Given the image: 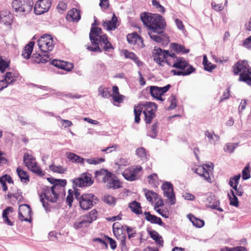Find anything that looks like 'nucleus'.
<instances>
[{
    "mask_svg": "<svg viewBox=\"0 0 251 251\" xmlns=\"http://www.w3.org/2000/svg\"><path fill=\"white\" fill-rule=\"evenodd\" d=\"M102 34V30L100 27H92L89 33L90 40L92 45L88 46L87 49L92 51L102 52V50L101 49L99 46V42L100 41V37L103 35Z\"/></svg>",
    "mask_w": 251,
    "mask_h": 251,
    "instance_id": "obj_5",
    "label": "nucleus"
},
{
    "mask_svg": "<svg viewBox=\"0 0 251 251\" xmlns=\"http://www.w3.org/2000/svg\"><path fill=\"white\" fill-rule=\"evenodd\" d=\"M170 47L172 50L178 53H187L189 52V49H186L184 46L176 43L171 44Z\"/></svg>",
    "mask_w": 251,
    "mask_h": 251,
    "instance_id": "obj_36",
    "label": "nucleus"
},
{
    "mask_svg": "<svg viewBox=\"0 0 251 251\" xmlns=\"http://www.w3.org/2000/svg\"><path fill=\"white\" fill-rule=\"evenodd\" d=\"M136 154L142 160H144L147 159V155L145 149L143 148H139L136 150Z\"/></svg>",
    "mask_w": 251,
    "mask_h": 251,
    "instance_id": "obj_52",
    "label": "nucleus"
},
{
    "mask_svg": "<svg viewBox=\"0 0 251 251\" xmlns=\"http://www.w3.org/2000/svg\"><path fill=\"white\" fill-rule=\"evenodd\" d=\"M230 193L232 194V196H230L229 194H228L230 200V204L235 207H238L239 206L238 200L233 190H231Z\"/></svg>",
    "mask_w": 251,
    "mask_h": 251,
    "instance_id": "obj_46",
    "label": "nucleus"
},
{
    "mask_svg": "<svg viewBox=\"0 0 251 251\" xmlns=\"http://www.w3.org/2000/svg\"><path fill=\"white\" fill-rule=\"evenodd\" d=\"M159 87L156 86H151L150 87V93L151 95L157 100L163 101L164 100L160 94Z\"/></svg>",
    "mask_w": 251,
    "mask_h": 251,
    "instance_id": "obj_28",
    "label": "nucleus"
},
{
    "mask_svg": "<svg viewBox=\"0 0 251 251\" xmlns=\"http://www.w3.org/2000/svg\"><path fill=\"white\" fill-rule=\"evenodd\" d=\"M126 235L121 237L117 240L119 242V246L122 251H128V248L126 244Z\"/></svg>",
    "mask_w": 251,
    "mask_h": 251,
    "instance_id": "obj_49",
    "label": "nucleus"
},
{
    "mask_svg": "<svg viewBox=\"0 0 251 251\" xmlns=\"http://www.w3.org/2000/svg\"><path fill=\"white\" fill-rule=\"evenodd\" d=\"M89 222H88L83 217L74 223L73 227L75 229H80L83 228L87 227L90 225Z\"/></svg>",
    "mask_w": 251,
    "mask_h": 251,
    "instance_id": "obj_31",
    "label": "nucleus"
},
{
    "mask_svg": "<svg viewBox=\"0 0 251 251\" xmlns=\"http://www.w3.org/2000/svg\"><path fill=\"white\" fill-rule=\"evenodd\" d=\"M164 196L167 198L171 205L176 203V199L172 184L168 181L164 182L161 186Z\"/></svg>",
    "mask_w": 251,
    "mask_h": 251,
    "instance_id": "obj_12",
    "label": "nucleus"
},
{
    "mask_svg": "<svg viewBox=\"0 0 251 251\" xmlns=\"http://www.w3.org/2000/svg\"><path fill=\"white\" fill-rule=\"evenodd\" d=\"M143 110L142 107L140 106H134V113L135 115V122L136 123H139L140 121V115Z\"/></svg>",
    "mask_w": 251,
    "mask_h": 251,
    "instance_id": "obj_44",
    "label": "nucleus"
},
{
    "mask_svg": "<svg viewBox=\"0 0 251 251\" xmlns=\"http://www.w3.org/2000/svg\"><path fill=\"white\" fill-rule=\"evenodd\" d=\"M204 69L208 72H211L216 67V65H213L211 63L208 62L206 55L203 56V63Z\"/></svg>",
    "mask_w": 251,
    "mask_h": 251,
    "instance_id": "obj_43",
    "label": "nucleus"
},
{
    "mask_svg": "<svg viewBox=\"0 0 251 251\" xmlns=\"http://www.w3.org/2000/svg\"><path fill=\"white\" fill-rule=\"evenodd\" d=\"M182 197L186 200L188 201H193L195 199V196L187 192H185L182 194Z\"/></svg>",
    "mask_w": 251,
    "mask_h": 251,
    "instance_id": "obj_64",
    "label": "nucleus"
},
{
    "mask_svg": "<svg viewBox=\"0 0 251 251\" xmlns=\"http://www.w3.org/2000/svg\"><path fill=\"white\" fill-rule=\"evenodd\" d=\"M19 74L16 73L6 72L4 75V79L8 85L13 84L17 79Z\"/></svg>",
    "mask_w": 251,
    "mask_h": 251,
    "instance_id": "obj_24",
    "label": "nucleus"
},
{
    "mask_svg": "<svg viewBox=\"0 0 251 251\" xmlns=\"http://www.w3.org/2000/svg\"><path fill=\"white\" fill-rule=\"evenodd\" d=\"M141 166L131 167L126 169L122 175L124 178L129 181H134L138 179V174L141 171Z\"/></svg>",
    "mask_w": 251,
    "mask_h": 251,
    "instance_id": "obj_13",
    "label": "nucleus"
},
{
    "mask_svg": "<svg viewBox=\"0 0 251 251\" xmlns=\"http://www.w3.org/2000/svg\"><path fill=\"white\" fill-rule=\"evenodd\" d=\"M51 0H39L35 4L34 10L36 15L47 12L51 6Z\"/></svg>",
    "mask_w": 251,
    "mask_h": 251,
    "instance_id": "obj_14",
    "label": "nucleus"
},
{
    "mask_svg": "<svg viewBox=\"0 0 251 251\" xmlns=\"http://www.w3.org/2000/svg\"><path fill=\"white\" fill-rule=\"evenodd\" d=\"M98 201L96 196L92 194H84L79 198L80 207L83 210L91 208Z\"/></svg>",
    "mask_w": 251,
    "mask_h": 251,
    "instance_id": "obj_7",
    "label": "nucleus"
},
{
    "mask_svg": "<svg viewBox=\"0 0 251 251\" xmlns=\"http://www.w3.org/2000/svg\"><path fill=\"white\" fill-rule=\"evenodd\" d=\"M242 173L243 179L246 180L251 177L249 164L245 167Z\"/></svg>",
    "mask_w": 251,
    "mask_h": 251,
    "instance_id": "obj_54",
    "label": "nucleus"
},
{
    "mask_svg": "<svg viewBox=\"0 0 251 251\" xmlns=\"http://www.w3.org/2000/svg\"><path fill=\"white\" fill-rule=\"evenodd\" d=\"M118 225V223H115L113 225V233L117 240L126 236V234L123 233V226H121V227H116Z\"/></svg>",
    "mask_w": 251,
    "mask_h": 251,
    "instance_id": "obj_34",
    "label": "nucleus"
},
{
    "mask_svg": "<svg viewBox=\"0 0 251 251\" xmlns=\"http://www.w3.org/2000/svg\"><path fill=\"white\" fill-rule=\"evenodd\" d=\"M112 99L114 102L121 103L123 101V99L125 97L124 96L122 95L118 94L116 95H112L111 96Z\"/></svg>",
    "mask_w": 251,
    "mask_h": 251,
    "instance_id": "obj_61",
    "label": "nucleus"
},
{
    "mask_svg": "<svg viewBox=\"0 0 251 251\" xmlns=\"http://www.w3.org/2000/svg\"><path fill=\"white\" fill-rule=\"evenodd\" d=\"M50 169L54 173H57L59 174H64L66 171V169L63 168L61 166H55L51 164L49 166Z\"/></svg>",
    "mask_w": 251,
    "mask_h": 251,
    "instance_id": "obj_47",
    "label": "nucleus"
},
{
    "mask_svg": "<svg viewBox=\"0 0 251 251\" xmlns=\"http://www.w3.org/2000/svg\"><path fill=\"white\" fill-rule=\"evenodd\" d=\"M144 214L145 216V219L147 221L150 222L151 224H158L159 226H163L164 224L162 222L160 218L154 215L151 214L149 212H145Z\"/></svg>",
    "mask_w": 251,
    "mask_h": 251,
    "instance_id": "obj_18",
    "label": "nucleus"
},
{
    "mask_svg": "<svg viewBox=\"0 0 251 251\" xmlns=\"http://www.w3.org/2000/svg\"><path fill=\"white\" fill-rule=\"evenodd\" d=\"M125 227L126 228V231L128 234V238L129 239L135 237V235L136 233V231L134 228H132L126 225L125 226Z\"/></svg>",
    "mask_w": 251,
    "mask_h": 251,
    "instance_id": "obj_57",
    "label": "nucleus"
},
{
    "mask_svg": "<svg viewBox=\"0 0 251 251\" xmlns=\"http://www.w3.org/2000/svg\"><path fill=\"white\" fill-rule=\"evenodd\" d=\"M34 45V42L31 41L25 47L22 54L24 58L29 59L30 58Z\"/></svg>",
    "mask_w": 251,
    "mask_h": 251,
    "instance_id": "obj_27",
    "label": "nucleus"
},
{
    "mask_svg": "<svg viewBox=\"0 0 251 251\" xmlns=\"http://www.w3.org/2000/svg\"><path fill=\"white\" fill-rule=\"evenodd\" d=\"M195 71V69L192 66H189L186 70H182V71H176V70H172L171 73L176 75H189Z\"/></svg>",
    "mask_w": 251,
    "mask_h": 251,
    "instance_id": "obj_29",
    "label": "nucleus"
},
{
    "mask_svg": "<svg viewBox=\"0 0 251 251\" xmlns=\"http://www.w3.org/2000/svg\"><path fill=\"white\" fill-rule=\"evenodd\" d=\"M19 211L22 212L26 217H31V208L29 205L24 204L20 205Z\"/></svg>",
    "mask_w": 251,
    "mask_h": 251,
    "instance_id": "obj_42",
    "label": "nucleus"
},
{
    "mask_svg": "<svg viewBox=\"0 0 251 251\" xmlns=\"http://www.w3.org/2000/svg\"><path fill=\"white\" fill-rule=\"evenodd\" d=\"M150 237L154 240L158 245L162 246L163 241L162 237L155 230H149L148 231Z\"/></svg>",
    "mask_w": 251,
    "mask_h": 251,
    "instance_id": "obj_37",
    "label": "nucleus"
},
{
    "mask_svg": "<svg viewBox=\"0 0 251 251\" xmlns=\"http://www.w3.org/2000/svg\"><path fill=\"white\" fill-rule=\"evenodd\" d=\"M145 195L147 200L151 203L158 199V194L153 191L148 190L145 192Z\"/></svg>",
    "mask_w": 251,
    "mask_h": 251,
    "instance_id": "obj_41",
    "label": "nucleus"
},
{
    "mask_svg": "<svg viewBox=\"0 0 251 251\" xmlns=\"http://www.w3.org/2000/svg\"><path fill=\"white\" fill-rule=\"evenodd\" d=\"M72 181L74 189L77 187L89 186L93 183L92 175L88 173H84L81 174L79 177L74 179Z\"/></svg>",
    "mask_w": 251,
    "mask_h": 251,
    "instance_id": "obj_8",
    "label": "nucleus"
},
{
    "mask_svg": "<svg viewBox=\"0 0 251 251\" xmlns=\"http://www.w3.org/2000/svg\"><path fill=\"white\" fill-rule=\"evenodd\" d=\"M23 162L28 169L39 176L44 175L41 168L37 165L35 158L28 153H25L23 156Z\"/></svg>",
    "mask_w": 251,
    "mask_h": 251,
    "instance_id": "obj_6",
    "label": "nucleus"
},
{
    "mask_svg": "<svg viewBox=\"0 0 251 251\" xmlns=\"http://www.w3.org/2000/svg\"><path fill=\"white\" fill-rule=\"evenodd\" d=\"M152 4L154 6H155L156 8H159V11L160 12H164L165 8L162 6L156 0H152Z\"/></svg>",
    "mask_w": 251,
    "mask_h": 251,
    "instance_id": "obj_63",
    "label": "nucleus"
},
{
    "mask_svg": "<svg viewBox=\"0 0 251 251\" xmlns=\"http://www.w3.org/2000/svg\"><path fill=\"white\" fill-rule=\"evenodd\" d=\"M33 4L32 0H13L12 7L17 15L25 16L31 11Z\"/></svg>",
    "mask_w": 251,
    "mask_h": 251,
    "instance_id": "obj_4",
    "label": "nucleus"
},
{
    "mask_svg": "<svg viewBox=\"0 0 251 251\" xmlns=\"http://www.w3.org/2000/svg\"><path fill=\"white\" fill-rule=\"evenodd\" d=\"M9 67V63L5 61L1 56H0V71L3 73L5 69Z\"/></svg>",
    "mask_w": 251,
    "mask_h": 251,
    "instance_id": "obj_58",
    "label": "nucleus"
},
{
    "mask_svg": "<svg viewBox=\"0 0 251 251\" xmlns=\"http://www.w3.org/2000/svg\"><path fill=\"white\" fill-rule=\"evenodd\" d=\"M38 45L39 49L44 53H47V51H51L54 48L52 37L47 34L44 35L40 38L38 40Z\"/></svg>",
    "mask_w": 251,
    "mask_h": 251,
    "instance_id": "obj_9",
    "label": "nucleus"
},
{
    "mask_svg": "<svg viewBox=\"0 0 251 251\" xmlns=\"http://www.w3.org/2000/svg\"><path fill=\"white\" fill-rule=\"evenodd\" d=\"M32 59L34 62L37 63H45L50 60L48 53H44L42 55L33 53L32 56Z\"/></svg>",
    "mask_w": 251,
    "mask_h": 251,
    "instance_id": "obj_19",
    "label": "nucleus"
},
{
    "mask_svg": "<svg viewBox=\"0 0 251 251\" xmlns=\"http://www.w3.org/2000/svg\"><path fill=\"white\" fill-rule=\"evenodd\" d=\"M157 127L158 123L157 122L155 123L152 126L151 131L149 133V136L152 138H155L157 134Z\"/></svg>",
    "mask_w": 251,
    "mask_h": 251,
    "instance_id": "obj_53",
    "label": "nucleus"
},
{
    "mask_svg": "<svg viewBox=\"0 0 251 251\" xmlns=\"http://www.w3.org/2000/svg\"><path fill=\"white\" fill-rule=\"evenodd\" d=\"M189 66L188 63L182 57H179L178 59H176L175 62L173 63H172V67L179 69L180 70H184L185 68Z\"/></svg>",
    "mask_w": 251,
    "mask_h": 251,
    "instance_id": "obj_22",
    "label": "nucleus"
},
{
    "mask_svg": "<svg viewBox=\"0 0 251 251\" xmlns=\"http://www.w3.org/2000/svg\"><path fill=\"white\" fill-rule=\"evenodd\" d=\"M106 182L107 183L106 186L109 189L112 188L113 189H116L122 187V185L119 180L116 178L115 176H113V175L112 176H110V178H109V179H108V181H107Z\"/></svg>",
    "mask_w": 251,
    "mask_h": 251,
    "instance_id": "obj_23",
    "label": "nucleus"
},
{
    "mask_svg": "<svg viewBox=\"0 0 251 251\" xmlns=\"http://www.w3.org/2000/svg\"><path fill=\"white\" fill-rule=\"evenodd\" d=\"M188 218L193 224V226H195L200 228L204 226V222L203 220L196 218L193 215H189Z\"/></svg>",
    "mask_w": 251,
    "mask_h": 251,
    "instance_id": "obj_39",
    "label": "nucleus"
},
{
    "mask_svg": "<svg viewBox=\"0 0 251 251\" xmlns=\"http://www.w3.org/2000/svg\"><path fill=\"white\" fill-rule=\"evenodd\" d=\"M67 157L73 163H79L84 165L85 159L75 153L67 152L66 153Z\"/></svg>",
    "mask_w": 251,
    "mask_h": 251,
    "instance_id": "obj_21",
    "label": "nucleus"
},
{
    "mask_svg": "<svg viewBox=\"0 0 251 251\" xmlns=\"http://www.w3.org/2000/svg\"><path fill=\"white\" fill-rule=\"evenodd\" d=\"M51 64L61 69L64 68V64H66V62L58 60H53L51 61Z\"/></svg>",
    "mask_w": 251,
    "mask_h": 251,
    "instance_id": "obj_56",
    "label": "nucleus"
},
{
    "mask_svg": "<svg viewBox=\"0 0 251 251\" xmlns=\"http://www.w3.org/2000/svg\"><path fill=\"white\" fill-rule=\"evenodd\" d=\"M105 237L106 242H108L109 243L111 249L113 250H115L117 247V244L115 240L108 236H105Z\"/></svg>",
    "mask_w": 251,
    "mask_h": 251,
    "instance_id": "obj_60",
    "label": "nucleus"
},
{
    "mask_svg": "<svg viewBox=\"0 0 251 251\" xmlns=\"http://www.w3.org/2000/svg\"><path fill=\"white\" fill-rule=\"evenodd\" d=\"M99 95L104 98H108L111 96L110 92L107 91V88L102 86L99 88Z\"/></svg>",
    "mask_w": 251,
    "mask_h": 251,
    "instance_id": "obj_50",
    "label": "nucleus"
},
{
    "mask_svg": "<svg viewBox=\"0 0 251 251\" xmlns=\"http://www.w3.org/2000/svg\"><path fill=\"white\" fill-rule=\"evenodd\" d=\"M168 100L170 103V105L168 108L169 110L174 109L176 107V99L175 95H172Z\"/></svg>",
    "mask_w": 251,
    "mask_h": 251,
    "instance_id": "obj_51",
    "label": "nucleus"
},
{
    "mask_svg": "<svg viewBox=\"0 0 251 251\" xmlns=\"http://www.w3.org/2000/svg\"><path fill=\"white\" fill-rule=\"evenodd\" d=\"M95 177L99 182L106 183L113 174L108 170L101 169L95 172Z\"/></svg>",
    "mask_w": 251,
    "mask_h": 251,
    "instance_id": "obj_15",
    "label": "nucleus"
},
{
    "mask_svg": "<svg viewBox=\"0 0 251 251\" xmlns=\"http://www.w3.org/2000/svg\"><path fill=\"white\" fill-rule=\"evenodd\" d=\"M66 183V179H61L50 188L45 187L43 188L42 193L39 195V197L42 206L46 212L50 211V205L49 202L55 203L57 201L59 193L63 190Z\"/></svg>",
    "mask_w": 251,
    "mask_h": 251,
    "instance_id": "obj_2",
    "label": "nucleus"
},
{
    "mask_svg": "<svg viewBox=\"0 0 251 251\" xmlns=\"http://www.w3.org/2000/svg\"><path fill=\"white\" fill-rule=\"evenodd\" d=\"M238 146V143H228L225 145L224 150L226 152L231 153L234 151Z\"/></svg>",
    "mask_w": 251,
    "mask_h": 251,
    "instance_id": "obj_45",
    "label": "nucleus"
},
{
    "mask_svg": "<svg viewBox=\"0 0 251 251\" xmlns=\"http://www.w3.org/2000/svg\"><path fill=\"white\" fill-rule=\"evenodd\" d=\"M128 207L134 214L138 215L142 214V207L140 202L134 201L128 204Z\"/></svg>",
    "mask_w": 251,
    "mask_h": 251,
    "instance_id": "obj_25",
    "label": "nucleus"
},
{
    "mask_svg": "<svg viewBox=\"0 0 251 251\" xmlns=\"http://www.w3.org/2000/svg\"><path fill=\"white\" fill-rule=\"evenodd\" d=\"M235 75H239V81L251 86V67L246 60H239L232 67Z\"/></svg>",
    "mask_w": 251,
    "mask_h": 251,
    "instance_id": "obj_3",
    "label": "nucleus"
},
{
    "mask_svg": "<svg viewBox=\"0 0 251 251\" xmlns=\"http://www.w3.org/2000/svg\"><path fill=\"white\" fill-rule=\"evenodd\" d=\"M80 17V11L76 8H73L68 11L66 18L70 21L77 22Z\"/></svg>",
    "mask_w": 251,
    "mask_h": 251,
    "instance_id": "obj_20",
    "label": "nucleus"
},
{
    "mask_svg": "<svg viewBox=\"0 0 251 251\" xmlns=\"http://www.w3.org/2000/svg\"><path fill=\"white\" fill-rule=\"evenodd\" d=\"M124 54L126 58H129L133 60L138 66H141L142 65V62H141L136 55L132 52L128 51L127 50H124Z\"/></svg>",
    "mask_w": 251,
    "mask_h": 251,
    "instance_id": "obj_35",
    "label": "nucleus"
},
{
    "mask_svg": "<svg viewBox=\"0 0 251 251\" xmlns=\"http://www.w3.org/2000/svg\"><path fill=\"white\" fill-rule=\"evenodd\" d=\"M152 53L154 61L160 66L161 63L164 62H165L169 66L172 65V62L167 58L168 50H162L160 48L154 47Z\"/></svg>",
    "mask_w": 251,
    "mask_h": 251,
    "instance_id": "obj_10",
    "label": "nucleus"
},
{
    "mask_svg": "<svg viewBox=\"0 0 251 251\" xmlns=\"http://www.w3.org/2000/svg\"><path fill=\"white\" fill-rule=\"evenodd\" d=\"M117 18L113 13L112 19L110 21H103L102 26L107 30H113L117 27Z\"/></svg>",
    "mask_w": 251,
    "mask_h": 251,
    "instance_id": "obj_17",
    "label": "nucleus"
},
{
    "mask_svg": "<svg viewBox=\"0 0 251 251\" xmlns=\"http://www.w3.org/2000/svg\"><path fill=\"white\" fill-rule=\"evenodd\" d=\"M16 171L21 181L23 183L27 184L29 181V176L27 172L24 171L20 167H18Z\"/></svg>",
    "mask_w": 251,
    "mask_h": 251,
    "instance_id": "obj_30",
    "label": "nucleus"
},
{
    "mask_svg": "<svg viewBox=\"0 0 251 251\" xmlns=\"http://www.w3.org/2000/svg\"><path fill=\"white\" fill-rule=\"evenodd\" d=\"M98 212L96 209H93L83 217L91 224L93 221L96 220L97 218Z\"/></svg>",
    "mask_w": 251,
    "mask_h": 251,
    "instance_id": "obj_38",
    "label": "nucleus"
},
{
    "mask_svg": "<svg viewBox=\"0 0 251 251\" xmlns=\"http://www.w3.org/2000/svg\"><path fill=\"white\" fill-rule=\"evenodd\" d=\"M194 172L208 181L211 179L208 171L203 167L199 166L196 168Z\"/></svg>",
    "mask_w": 251,
    "mask_h": 251,
    "instance_id": "obj_26",
    "label": "nucleus"
},
{
    "mask_svg": "<svg viewBox=\"0 0 251 251\" xmlns=\"http://www.w3.org/2000/svg\"><path fill=\"white\" fill-rule=\"evenodd\" d=\"M13 211V208L12 207L8 206L5 209H4L2 212V218L3 219V221L5 223L9 226H12L13 224L8 219V215L9 214V213H12Z\"/></svg>",
    "mask_w": 251,
    "mask_h": 251,
    "instance_id": "obj_33",
    "label": "nucleus"
},
{
    "mask_svg": "<svg viewBox=\"0 0 251 251\" xmlns=\"http://www.w3.org/2000/svg\"><path fill=\"white\" fill-rule=\"evenodd\" d=\"M88 164L90 165H98L105 161L103 158H91L85 159Z\"/></svg>",
    "mask_w": 251,
    "mask_h": 251,
    "instance_id": "obj_48",
    "label": "nucleus"
},
{
    "mask_svg": "<svg viewBox=\"0 0 251 251\" xmlns=\"http://www.w3.org/2000/svg\"><path fill=\"white\" fill-rule=\"evenodd\" d=\"M102 47L103 50L105 51L110 52L114 50L111 43L108 41L107 36L105 34L100 37V41L99 42V45Z\"/></svg>",
    "mask_w": 251,
    "mask_h": 251,
    "instance_id": "obj_16",
    "label": "nucleus"
},
{
    "mask_svg": "<svg viewBox=\"0 0 251 251\" xmlns=\"http://www.w3.org/2000/svg\"><path fill=\"white\" fill-rule=\"evenodd\" d=\"M156 110L157 105L154 102H148L145 105L143 114L145 116V120L147 124H150L152 120L155 117Z\"/></svg>",
    "mask_w": 251,
    "mask_h": 251,
    "instance_id": "obj_11",
    "label": "nucleus"
},
{
    "mask_svg": "<svg viewBox=\"0 0 251 251\" xmlns=\"http://www.w3.org/2000/svg\"><path fill=\"white\" fill-rule=\"evenodd\" d=\"M141 20L149 28L148 33L152 40L158 43L169 41L164 32L166 23L161 15L145 12L141 14Z\"/></svg>",
    "mask_w": 251,
    "mask_h": 251,
    "instance_id": "obj_1",
    "label": "nucleus"
},
{
    "mask_svg": "<svg viewBox=\"0 0 251 251\" xmlns=\"http://www.w3.org/2000/svg\"><path fill=\"white\" fill-rule=\"evenodd\" d=\"M138 36L136 33L128 34L127 36V40L130 44H135L136 42Z\"/></svg>",
    "mask_w": 251,
    "mask_h": 251,
    "instance_id": "obj_55",
    "label": "nucleus"
},
{
    "mask_svg": "<svg viewBox=\"0 0 251 251\" xmlns=\"http://www.w3.org/2000/svg\"><path fill=\"white\" fill-rule=\"evenodd\" d=\"M204 135L207 137L209 142L214 145L216 144L220 139L219 136L215 134L213 131H206L204 132Z\"/></svg>",
    "mask_w": 251,
    "mask_h": 251,
    "instance_id": "obj_32",
    "label": "nucleus"
},
{
    "mask_svg": "<svg viewBox=\"0 0 251 251\" xmlns=\"http://www.w3.org/2000/svg\"><path fill=\"white\" fill-rule=\"evenodd\" d=\"M243 46L248 49H251V36L245 39L243 42Z\"/></svg>",
    "mask_w": 251,
    "mask_h": 251,
    "instance_id": "obj_62",
    "label": "nucleus"
},
{
    "mask_svg": "<svg viewBox=\"0 0 251 251\" xmlns=\"http://www.w3.org/2000/svg\"><path fill=\"white\" fill-rule=\"evenodd\" d=\"M103 200L104 202L109 205L114 204L115 202V199L114 198L110 195L104 196Z\"/></svg>",
    "mask_w": 251,
    "mask_h": 251,
    "instance_id": "obj_59",
    "label": "nucleus"
},
{
    "mask_svg": "<svg viewBox=\"0 0 251 251\" xmlns=\"http://www.w3.org/2000/svg\"><path fill=\"white\" fill-rule=\"evenodd\" d=\"M241 177L240 174L236 175L233 177H231L229 179L228 184L230 187H232L236 191L238 189L237 185L239 183V179Z\"/></svg>",
    "mask_w": 251,
    "mask_h": 251,
    "instance_id": "obj_40",
    "label": "nucleus"
}]
</instances>
